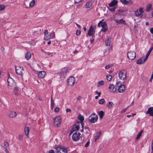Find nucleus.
I'll return each instance as SVG.
<instances>
[{"label":"nucleus","instance_id":"56","mask_svg":"<svg viewBox=\"0 0 153 153\" xmlns=\"http://www.w3.org/2000/svg\"><path fill=\"white\" fill-rule=\"evenodd\" d=\"M126 108H125L124 109H123L120 111V112L121 113L124 112L126 111Z\"/></svg>","mask_w":153,"mask_h":153},{"label":"nucleus","instance_id":"21","mask_svg":"<svg viewBox=\"0 0 153 153\" xmlns=\"http://www.w3.org/2000/svg\"><path fill=\"white\" fill-rule=\"evenodd\" d=\"M92 2L91 0H89L87 1L85 4V7L86 8H90L92 5Z\"/></svg>","mask_w":153,"mask_h":153},{"label":"nucleus","instance_id":"10","mask_svg":"<svg viewBox=\"0 0 153 153\" xmlns=\"http://www.w3.org/2000/svg\"><path fill=\"white\" fill-rule=\"evenodd\" d=\"M61 118L60 116L56 117L54 119V125L55 126L58 127L61 123Z\"/></svg>","mask_w":153,"mask_h":153},{"label":"nucleus","instance_id":"44","mask_svg":"<svg viewBox=\"0 0 153 153\" xmlns=\"http://www.w3.org/2000/svg\"><path fill=\"white\" fill-rule=\"evenodd\" d=\"M121 85V82H117L116 83V86L117 87H119V85Z\"/></svg>","mask_w":153,"mask_h":153},{"label":"nucleus","instance_id":"15","mask_svg":"<svg viewBox=\"0 0 153 153\" xmlns=\"http://www.w3.org/2000/svg\"><path fill=\"white\" fill-rule=\"evenodd\" d=\"M108 88L109 91L111 92H115L117 89L115 86L113 84L110 85L109 86Z\"/></svg>","mask_w":153,"mask_h":153},{"label":"nucleus","instance_id":"48","mask_svg":"<svg viewBox=\"0 0 153 153\" xmlns=\"http://www.w3.org/2000/svg\"><path fill=\"white\" fill-rule=\"evenodd\" d=\"M89 143H90V142L89 141H88L85 144V147H88Z\"/></svg>","mask_w":153,"mask_h":153},{"label":"nucleus","instance_id":"3","mask_svg":"<svg viewBox=\"0 0 153 153\" xmlns=\"http://www.w3.org/2000/svg\"><path fill=\"white\" fill-rule=\"evenodd\" d=\"M76 125L75 124L73 128L71 130L69 135L70 136L72 133L75 131L72 135V138L74 141H76Z\"/></svg>","mask_w":153,"mask_h":153},{"label":"nucleus","instance_id":"39","mask_svg":"<svg viewBox=\"0 0 153 153\" xmlns=\"http://www.w3.org/2000/svg\"><path fill=\"white\" fill-rule=\"evenodd\" d=\"M5 8V6L3 4H0V11L4 10Z\"/></svg>","mask_w":153,"mask_h":153},{"label":"nucleus","instance_id":"29","mask_svg":"<svg viewBox=\"0 0 153 153\" xmlns=\"http://www.w3.org/2000/svg\"><path fill=\"white\" fill-rule=\"evenodd\" d=\"M152 5L151 4H148L146 8V11H149L152 8Z\"/></svg>","mask_w":153,"mask_h":153},{"label":"nucleus","instance_id":"36","mask_svg":"<svg viewBox=\"0 0 153 153\" xmlns=\"http://www.w3.org/2000/svg\"><path fill=\"white\" fill-rule=\"evenodd\" d=\"M105 101L104 99H102L100 100L98 102V103L99 104H103L105 102Z\"/></svg>","mask_w":153,"mask_h":153},{"label":"nucleus","instance_id":"24","mask_svg":"<svg viewBox=\"0 0 153 153\" xmlns=\"http://www.w3.org/2000/svg\"><path fill=\"white\" fill-rule=\"evenodd\" d=\"M115 21L117 24H125V22L123 19H121L120 20H115Z\"/></svg>","mask_w":153,"mask_h":153},{"label":"nucleus","instance_id":"47","mask_svg":"<svg viewBox=\"0 0 153 153\" xmlns=\"http://www.w3.org/2000/svg\"><path fill=\"white\" fill-rule=\"evenodd\" d=\"M115 9H116L115 7H113V8H111L110 9H109V10H110L111 11H112V12H114L115 11Z\"/></svg>","mask_w":153,"mask_h":153},{"label":"nucleus","instance_id":"37","mask_svg":"<svg viewBox=\"0 0 153 153\" xmlns=\"http://www.w3.org/2000/svg\"><path fill=\"white\" fill-rule=\"evenodd\" d=\"M135 16L137 17H138L140 16V14L139 13V12L138 10H137L134 11V12Z\"/></svg>","mask_w":153,"mask_h":153},{"label":"nucleus","instance_id":"46","mask_svg":"<svg viewBox=\"0 0 153 153\" xmlns=\"http://www.w3.org/2000/svg\"><path fill=\"white\" fill-rule=\"evenodd\" d=\"M54 111L55 112H58L59 111V108L58 107H56L54 109Z\"/></svg>","mask_w":153,"mask_h":153},{"label":"nucleus","instance_id":"51","mask_svg":"<svg viewBox=\"0 0 153 153\" xmlns=\"http://www.w3.org/2000/svg\"><path fill=\"white\" fill-rule=\"evenodd\" d=\"M114 104L113 102H109L107 104V105H114Z\"/></svg>","mask_w":153,"mask_h":153},{"label":"nucleus","instance_id":"55","mask_svg":"<svg viewBox=\"0 0 153 153\" xmlns=\"http://www.w3.org/2000/svg\"><path fill=\"white\" fill-rule=\"evenodd\" d=\"M81 34V31L80 30H77V35H79Z\"/></svg>","mask_w":153,"mask_h":153},{"label":"nucleus","instance_id":"12","mask_svg":"<svg viewBox=\"0 0 153 153\" xmlns=\"http://www.w3.org/2000/svg\"><path fill=\"white\" fill-rule=\"evenodd\" d=\"M8 85L10 87H13L15 85V81L11 78H8L7 80Z\"/></svg>","mask_w":153,"mask_h":153},{"label":"nucleus","instance_id":"43","mask_svg":"<svg viewBox=\"0 0 153 153\" xmlns=\"http://www.w3.org/2000/svg\"><path fill=\"white\" fill-rule=\"evenodd\" d=\"M143 8L142 7H140L139 9V12L140 13V15L143 12Z\"/></svg>","mask_w":153,"mask_h":153},{"label":"nucleus","instance_id":"22","mask_svg":"<svg viewBox=\"0 0 153 153\" xmlns=\"http://www.w3.org/2000/svg\"><path fill=\"white\" fill-rule=\"evenodd\" d=\"M118 1L116 0H113L108 4V6L110 7L115 6L117 4Z\"/></svg>","mask_w":153,"mask_h":153},{"label":"nucleus","instance_id":"45","mask_svg":"<svg viewBox=\"0 0 153 153\" xmlns=\"http://www.w3.org/2000/svg\"><path fill=\"white\" fill-rule=\"evenodd\" d=\"M4 146L6 147H8L9 146V144L7 142H4Z\"/></svg>","mask_w":153,"mask_h":153},{"label":"nucleus","instance_id":"18","mask_svg":"<svg viewBox=\"0 0 153 153\" xmlns=\"http://www.w3.org/2000/svg\"><path fill=\"white\" fill-rule=\"evenodd\" d=\"M103 20L100 21L98 24V27H107V24L105 22H102Z\"/></svg>","mask_w":153,"mask_h":153},{"label":"nucleus","instance_id":"20","mask_svg":"<svg viewBox=\"0 0 153 153\" xmlns=\"http://www.w3.org/2000/svg\"><path fill=\"white\" fill-rule=\"evenodd\" d=\"M83 140L82 135L79 133L77 135V141L78 140L80 143H81L82 142Z\"/></svg>","mask_w":153,"mask_h":153},{"label":"nucleus","instance_id":"52","mask_svg":"<svg viewBox=\"0 0 153 153\" xmlns=\"http://www.w3.org/2000/svg\"><path fill=\"white\" fill-rule=\"evenodd\" d=\"M110 66L109 65H106L105 67V68L106 69H109L110 68Z\"/></svg>","mask_w":153,"mask_h":153},{"label":"nucleus","instance_id":"14","mask_svg":"<svg viewBox=\"0 0 153 153\" xmlns=\"http://www.w3.org/2000/svg\"><path fill=\"white\" fill-rule=\"evenodd\" d=\"M46 74V73L45 71H41L38 72V76L40 78H43L45 77Z\"/></svg>","mask_w":153,"mask_h":153},{"label":"nucleus","instance_id":"53","mask_svg":"<svg viewBox=\"0 0 153 153\" xmlns=\"http://www.w3.org/2000/svg\"><path fill=\"white\" fill-rule=\"evenodd\" d=\"M151 148L152 152H153V139L152 140V142L151 144Z\"/></svg>","mask_w":153,"mask_h":153},{"label":"nucleus","instance_id":"34","mask_svg":"<svg viewBox=\"0 0 153 153\" xmlns=\"http://www.w3.org/2000/svg\"><path fill=\"white\" fill-rule=\"evenodd\" d=\"M35 4V0H32L30 1L29 3V7H33Z\"/></svg>","mask_w":153,"mask_h":153},{"label":"nucleus","instance_id":"59","mask_svg":"<svg viewBox=\"0 0 153 153\" xmlns=\"http://www.w3.org/2000/svg\"><path fill=\"white\" fill-rule=\"evenodd\" d=\"M150 32L152 33L153 34V28H152L150 29Z\"/></svg>","mask_w":153,"mask_h":153},{"label":"nucleus","instance_id":"19","mask_svg":"<svg viewBox=\"0 0 153 153\" xmlns=\"http://www.w3.org/2000/svg\"><path fill=\"white\" fill-rule=\"evenodd\" d=\"M146 113L149 114L150 115L153 116V107H150L148 108L146 112Z\"/></svg>","mask_w":153,"mask_h":153},{"label":"nucleus","instance_id":"30","mask_svg":"<svg viewBox=\"0 0 153 153\" xmlns=\"http://www.w3.org/2000/svg\"><path fill=\"white\" fill-rule=\"evenodd\" d=\"M106 45L107 46H109L111 43V41L109 38H108L105 42Z\"/></svg>","mask_w":153,"mask_h":153},{"label":"nucleus","instance_id":"62","mask_svg":"<svg viewBox=\"0 0 153 153\" xmlns=\"http://www.w3.org/2000/svg\"><path fill=\"white\" fill-rule=\"evenodd\" d=\"M64 73L63 72L62 73V72L60 73V74H59L61 76H62V75H64Z\"/></svg>","mask_w":153,"mask_h":153},{"label":"nucleus","instance_id":"63","mask_svg":"<svg viewBox=\"0 0 153 153\" xmlns=\"http://www.w3.org/2000/svg\"><path fill=\"white\" fill-rule=\"evenodd\" d=\"M99 96H96L95 97V99H97L98 98V97H99Z\"/></svg>","mask_w":153,"mask_h":153},{"label":"nucleus","instance_id":"7","mask_svg":"<svg viewBox=\"0 0 153 153\" xmlns=\"http://www.w3.org/2000/svg\"><path fill=\"white\" fill-rule=\"evenodd\" d=\"M126 72L125 70L120 71L118 74V76L120 79L124 80L126 78Z\"/></svg>","mask_w":153,"mask_h":153},{"label":"nucleus","instance_id":"50","mask_svg":"<svg viewBox=\"0 0 153 153\" xmlns=\"http://www.w3.org/2000/svg\"><path fill=\"white\" fill-rule=\"evenodd\" d=\"M49 153H55L54 151L53 150H51L49 151Z\"/></svg>","mask_w":153,"mask_h":153},{"label":"nucleus","instance_id":"28","mask_svg":"<svg viewBox=\"0 0 153 153\" xmlns=\"http://www.w3.org/2000/svg\"><path fill=\"white\" fill-rule=\"evenodd\" d=\"M98 114L99 115L100 118L102 119L103 117L104 113L103 111H101L98 112Z\"/></svg>","mask_w":153,"mask_h":153},{"label":"nucleus","instance_id":"38","mask_svg":"<svg viewBox=\"0 0 153 153\" xmlns=\"http://www.w3.org/2000/svg\"><path fill=\"white\" fill-rule=\"evenodd\" d=\"M108 30V27H102V29L100 31L102 32H105Z\"/></svg>","mask_w":153,"mask_h":153},{"label":"nucleus","instance_id":"6","mask_svg":"<svg viewBox=\"0 0 153 153\" xmlns=\"http://www.w3.org/2000/svg\"><path fill=\"white\" fill-rule=\"evenodd\" d=\"M15 70L16 73L19 75H22L24 72V71L22 67L20 66H15Z\"/></svg>","mask_w":153,"mask_h":153},{"label":"nucleus","instance_id":"26","mask_svg":"<svg viewBox=\"0 0 153 153\" xmlns=\"http://www.w3.org/2000/svg\"><path fill=\"white\" fill-rule=\"evenodd\" d=\"M31 56V53L30 52H27L25 54V58L27 60H28L30 58Z\"/></svg>","mask_w":153,"mask_h":153},{"label":"nucleus","instance_id":"60","mask_svg":"<svg viewBox=\"0 0 153 153\" xmlns=\"http://www.w3.org/2000/svg\"><path fill=\"white\" fill-rule=\"evenodd\" d=\"M82 97L81 96H79L78 97V98H77V99H78V100H80V99H82Z\"/></svg>","mask_w":153,"mask_h":153},{"label":"nucleus","instance_id":"49","mask_svg":"<svg viewBox=\"0 0 153 153\" xmlns=\"http://www.w3.org/2000/svg\"><path fill=\"white\" fill-rule=\"evenodd\" d=\"M96 94H97L98 96H100L101 94V93L100 92H98L97 91H96Z\"/></svg>","mask_w":153,"mask_h":153},{"label":"nucleus","instance_id":"25","mask_svg":"<svg viewBox=\"0 0 153 153\" xmlns=\"http://www.w3.org/2000/svg\"><path fill=\"white\" fill-rule=\"evenodd\" d=\"M25 134L27 136V137H28V135L30 132V129L28 127H25Z\"/></svg>","mask_w":153,"mask_h":153},{"label":"nucleus","instance_id":"2","mask_svg":"<svg viewBox=\"0 0 153 153\" xmlns=\"http://www.w3.org/2000/svg\"><path fill=\"white\" fill-rule=\"evenodd\" d=\"M55 38V34L54 32H51L48 33L47 30L44 32V39L48 40L51 39H53Z\"/></svg>","mask_w":153,"mask_h":153},{"label":"nucleus","instance_id":"4","mask_svg":"<svg viewBox=\"0 0 153 153\" xmlns=\"http://www.w3.org/2000/svg\"><path fill=\"white\" fill-rule=\"evenodd\" d=\"M56 153H68L67 149L64 147L60 146L55 148Z\"/></svg>","mask_w":153,"mask_h":153},{"label":"nucleus","instance_id":"41","mask_svg":"<svg viewBox=\"0 0 153 153\" xmlns=\"http://www.w3.org/2000/svg\"><path fill=\"white\" fill-rule=\"evenodd\" d=\"M120 1L123 4L126 5L127 1L126 0H120Z\"/></svg>","mask_w":153,"mask_h":153},{"label":"nucleus","instance_id":"40","mask_svg":"<svg viewBox=\"0 0 153 153\" xmlns=\"http://www.w3.org/2000/svg\"><path fill=\"white\" fill-rule=\"evenodd\" d=\"M45 53L48 55H51V56L53 55H55V53H50L49 52H45Z\"/></svg>","mask_w":153,"mask_h":153},{"label":"nucleus","instance_id":"5","mask_svg":"<svg viewBox=\"0 0 153 153\" xmlns=\"http://www.w3.org/2000/svg\"><path fill=\"white\" fill-rule=\"evenodd\" d=\"M98 119V117L95 114H91L89 117V121L91 123H94Z\"/></svg>","mask_w":153,"mask_h":153},{"label":"nucleus","instance_id":"31","mask_svg":"<svg viewBox=\"0 0 153 153\" xmlns=\"http://www.w3.org/2000/svg\"><path fill=\"white\" fill-rule=\"evenodd\" d=\"M101 133V131H100L99 132H98L97 133V135H96V136H95V141H96L100 137V135Z\"/></svg>","mask_w":153,"mask_h":153},{"label":"nucleus","instance_id":"42","mask_svg":"<svg viewBox=\"0 0 153 153\" xmlns=\"http://www.w3.org/2000/svg\"><path fill=\"white\" fill-rule=\"evenodd\" d=\"M133 1L131 0H129L128 1H127L126 4L131 5L133 4Z\"/></svg>","mask_w":153,"mask_h":153},{"label":"nucleus","instance_id":"17","mask_svg":"<svg viewBox=\"0 0 153 153\" xmlns=\"http://www.w3.org/2000/svg\"><path fill=\"white\" fill-rule=\"evenodd\" d=\"M146 60L147 59L143 57L137 61V63L138 64H142L144 63Z\"/></svg>","mask_w":153,"mask_h":153},{"label":"nucleus","instance_id":"61","mask_svg":"<svg viewBox=\"0 0 153 153\" xmlns=\"http://www.w3.org/2000/svg\"><path fill=\"white\" fill-rule=\"evenodd\" d=\"M153 79V78L151 76L150 79L149 80V81L150 82H152Z\"/></svg>","mask_w":153,"mask_h":153},{"label":"nucleus","instance_id":"33","mask_svg":"<svg viewBox=\"0 0 153 153\" xmlns=\"http://www.w3.org/2000/svg\"><path fill=\"white\" fill-rule=\"evenodd\" d=\"M143 132V130H141L140 132L138 133L137 134V136L136 138L137 140H139Z\"/></svg>","mask_w":153,"mask_h":153},{"label":"nucleus","instance_id":"11","mask_svg":"<svg viewBox=\"0 0 153 153\" xmlns=\"http://www.w3.org/2000/svg\"><path fill=\"white\" fill-rule=\"evenodd\" d=\"M75 81V78L73 77H70L68 79V84L69 85L71 86H73L74 84Z\"/></svg>","mask_w":153,"mask_h":153},{"label":"nucleus","instance_id":"32","mask_svg":"<svg viewBox=\"0 0 153 153\" xmlns=\"http://www.w3.org/2000/svg\"><path fill=\"white\" fill-rule=\"evenodd\" d=\"M153 49V47H152L149 49V50L148 51L147 53L146 54V57H145V58L147 59L150 54V53L151 51H152Z\"/></svg>","mask_w":153,"mask_h":153},{"label":"nucleus","instance_id":"54","mask_svg":"<svg viewBox=\"0 0 153 153\" xmlns=\"http://www.w3.org/2000/svg\"><path fill=\"white\" fill-rule=\"evenodd\" d=\"M94 37H93L90 39V42H91V44L94 41Z\"/></svg>","mask_w":153,"mask_h":153},{"label":"nucleus","instance_id":"64","mask_svg":"<svg viewBox=\"0 0 153 153\" xmlns=\"http://www.w3.org/2000/svg\"><path fill=\"white\" fill-rule=\"evenodd\" d=\"M127 117H128V118H129V117H131V115H127Z\"/></svg>","mask_w":153,"mask_h":153},{"label":"nucleus","instance_id":"35","mask_svg":"<svg viewBox=\"0 0 153 153\" xmlns=\"http://www.w3.org/2000/svg\"><path fill=\"white\" fill-rule=\"evenodd\" d=\"M112 79V76L111 75H107L106 76V80L108 81H111Z\"/></svg>","mask_w":153,"mask_h":153},{"label":"nucleus","instance_id":"9","mask_svg":"<svg viewBox=\"0 0 153 153\" xmlns=\"http://www.w3.org/2000/svg\"><path fill=\"white\" fill-rule=\"evenodd\" d=\"M96 28V26H91L89 28L87 35L89 36H92L95 33Z\"/></svg>","mask_w":153,"mask_h":153},{"label":"nucleus","instance_id":"8","mask_svg":"<svg viewBox=\"0 0 153 153\" xmlns=\"http://www.w3.org/2000/svg\"><path fill=\"white\" fill-rule=\"evenodd\" d=\"M127 57L131 60L134 59L136 57V53L134 51H129L127 53Z\"/></svg>","mask_w":153,"mask_h":153},{"label":"nucleus","instance_id":"23","mask_svg":"<svg viewBox=\"0 0 153 153\" xmlns=\"http://www.w3.org/2000/svg\"><path fill=\"white\" fill-rule=\"evenodd\" d=\"M13 92L16 95H19L20 94V91L19 90L18 88L15 87L14 88Z\"/></svg>","mask_w":153,"mask_h":153},{"label":"nucleus","instance_id":"57","mask_svg":"<svg viewBox=\"0 0 153 153\" xmlns=\"http://www.w3.org/2000/svg\"><path fill=\"white\" fill-rule=\"evenodd\" d=\"M71 111V109H70L67 108L66 109V111L67 113L68 112H70Z\"/></svg>","mask_w":153,"mask_h":153},{"label":"nucleus","instance_id":"58","mask_svg":"<svg viewBox=\"0 0 153 153\" xmlns=\"http://www.w3.org/2000/svg\"><path fill=\"white\" fill-rule=\"evenodd\" d=\"M51 105H53L54 104V102L52 99V98L51 99Z\"/></svg>","mask_w":153,"mask_h":153},{"label":"nucleus","instance_id":"1","mask_svg":"<svg viewBox=\"0 0 153 153\" xmlns=\"http://www.w3.org/2000/svg\"><path fill=\"white\" fill-rule=\"evenodd\" d=\"M77 118L80 121L77 122V131L80 130L81 131L83 132L84 128L83 123L84 117L82 115L79 113L78 114Z\"/></svg>","mask_w":153,"mask_h":153},{"label":"nucleus","instance_id":"27","mask_svg":"<svg viewBox=\"0 0 153 153\" xmlns=\"http://www.w3.org/2000/svg\"><path fill=\"white\" fill-rule=\"evenodd\" d=\"M105 83V82L103 80H101L98 82L97 84V86L98 87H100L104 85Z\"/></svg>","mask_w":153,"mask_h":153},{"label":"nucleus","instance_id":"16","mask_svg":"<svg viewBox=\"0 0 153 153\" xmlns=\"http://www.w3.org/2000/svg\"><path fill=\"white\" fill-rule=\"evenodd\" d=\"M125 86L124 85H120L118 88V91L119 93L123 92L125 90Z\"/></svg>","mask_w":153,"mask_h":153},{"label":"nucleus","instance_id":"13","mask_svg":"<svg viewBox=\"0 0 153 153\" xmlns=\"http://www.w3.org/2000/svg\"><path fill=\"white\" fill-rule=\"evenodd\" d=\"M8 117L10 118H14L16 117L17 115V114L16 111H10L8 114Z\"/></svg>","mask_w":153,"mask_h":153}]
</instances>
